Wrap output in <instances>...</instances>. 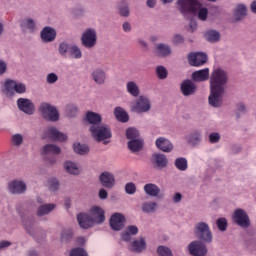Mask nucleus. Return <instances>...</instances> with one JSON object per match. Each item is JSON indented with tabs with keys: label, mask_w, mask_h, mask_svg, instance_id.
I'll return each mask as SVG.
<instances>
[{
	"label": "nucleus",
	"mask_w": 256,
	"mask_h": 256,
	"mask_svg": "<svg viewBox=\"0 0 256 256\" xmlns=\"http://www.w3.org/2000/svg\"><path fill=\"white\" fill-rule=\"evenodd\" d=\"M61 153V148L54 144H47L43 147V155H59Z\"/></svg>",
	"instance_id": "obj_30"
},
{
	"label": "nucleus",
	"mask_w": 256,
	"mask_h": 256,
	"mask_svg": "<svg viewBox=\"0 0 256 256\" xmlns=\"http://www.w3.org/2000/svg\"><path fill=\"white\" fill-rule=\"evenodd\" d=\"M7 71V63L5 61L0 60V75H3Z\"/></svg>",
	"instance_id": "obj_60"
},
{
	"label": "nucleus",
	"mask_w": 256,
	"mask_h": 256,
	"mask_svg": "<svg viewBox=\"0 0 256 256\" xmlns=\"http://www.w3.org/2000/svg\"><path fill=\"white\" fill-rule=\"evenodd\" d=\"M7 95H13L14 93H25L27 88L23 83H17L13 80H7L4 84Z\"/></svg>",
	"instance_id": "obj_10"
},
{
	"label": "nucleus",
	"mask_w": 256,
	"mask_h": 256,
	"mask_svg": "<svg viewBox=\"0 0 256 256\" xmlns=\"http://www.w3.org/2000/svg\"><path fill=\"white\" fill-rule=\"evenodd\" d=\"M90 132L92 133V137H94L98 143L101 141H105V139H111V128L106 124H100L99 126H90Z\"/></svg>",
	"instance_id": "obj_4"
},
{
	"label": "nucleus",
	"mask_w": 256,
	"mask_h": 256,
	"mask_svg": "<svg viewBox=\"0 0 256 256\" xmlns=\"http://www.w3.org/2000/svg\"><path fill=\"white\" fill-rule=\"evenodd\" d=\"M181 199H183V195L181 193H175L173 196L174 203H180Z\"/></svg>",
	"instance_id": "obj_61"
},
{
	"label": "nucleus",
	"mask_w": 256,
	"mask_h": 256,
	"mask_svg": "<svg viewBox=\"0 0 256 256\" xmlns=\"http://www.w3.org/2000/svg\"><path fill=\"white\" fill-rule=\"evenodd\" d=\"M233 220L236 222L239 227H243L244 229H247L249 227V216L243 209H237L233 214Z\"/></svg>",
	"instance_id": "obj_13"
},
{
	"label": "nucleus",
	"mask_w": 256,
	"mask_h": 256,
	"mask_svg": "<svg viewBox=\"0 0 256 256\" xmlns=\"http://www.w3.org/2000/svg\"><path fill=\"white\" fill-rule=\"evenodd\" d=\"M131 251L134 253H142L147 249V243L145 242V238H140L139 240H134L131 244Z\"/></svg>",
	"instance_id": "obj_24"
},
{
	"label": "nucleus",
	"mask_w": 256,
	"mask_h": 256,
	"mask_svg": "<svg viewBox=\"0 0 256 256\" xmlns=\"http://www.w3.org/2000/svg\"><path fill=\"white\" fill-rule=\"evenodd\" d=\"M126 231H128L131 235H137V233H139V228H137V226L131 225L127 227Z\"/></svg>",
	"instance_id": "obj_57"
},
{
	"label": "nucleus",
	"mask_w": 256,
	"mask_h": 256,
	"mask_svg": "<svg viewBox=\"0 0 256 256\" xmlns=\"http://www.w3.org/2000/svg\"><path fill=\"white\" fill-rule=\"evenodd\" d=\"M247 16V7L243 4H238L234 10L235 21H241Z\"/></svg>",
	"instance_id": "obj_25"
},
{
	"label": "nucleus",
	"mask_w": 256,
	"mask_h": 256,
	"mask_svg": "<svg viewBox=\"0 0 256 256\" xmlns=\"http://www.w3.org/2000/svg\"><path fill=\"white\" fill-rule=\"evenodd\" d=\"M178 5L181 13H197L200 21H207L209 10L207 8H201V3L198 0H178Z\"/></svg>",
	"instance_id": "obj_3"
},
{
	"label": "nucleus",
	"mask_w": 256,
	"mask_h": 256,
	"mask_svg": "<svg viewBox=\"0 0 256 256\" xmlns=\"http://www.w3.org/2000/svg\"><path fill=\"white\" fill-rule=\"evenodd\" d=\"M156 53L159 57H167V55H171V47L165 44H158L156 47Z\"/></svg>",
	"instance_id": "obj_32"
},
{
	"label": "nucleus",
	"mask_w": 256,
	"mask_h": 256,
	"mask_svg": "<svg viewBox=\"0 0 256 256\" xmlns=\"http://www.w3.org/2000/svg\"><path fill=\"white\" fill-rule=\"evenodd\" d=\"M70 57H73L74 59H81L83 57V54L81 53V49L79 47L72 45L70 47V52L68 53Z\"/></svg>",
	"instance_id": "obj_41"
},
{
	"label": "nucleus",
	"mask_w": 256,
	"mask_h": 256,
	"mask_svg": "<svg viewBox=\"0 0 256 256\" xmlns=\"http://www.w3.org/2000/svg\"><path fill=\"white\" fill-rule=\"evenodd\" d=\"M40 112L46 121L55 122L59 119V112L57 111V108L49 103H42L40 105Z\"/></svg>",
	"instance_id": "obj_7"
},
{
	"label": "nucleus",
	"mask_w": 256,
	"mask_h": 256,
	"mask_svg": "<svg viewBox=\"0 0 256 256\" xmlns=\"http://www.w3.org/2000/svg\"><path fill=\"white\" fill-rule=\"evenodd\" d=\"M156 75L158 77V79H167V69L164 66H158L156 68Z\"/></svg>",
	"instance_id": "obj_45"
},
{
	"label": "nucleus",
	"mask_w": 256,
	"mask_h": 256,
	"mask_svg": "<svg viewBox=\"0 0 256 256\" xmlns=\"http://www.w3.org/2000/svg\"><path fill=\"white\" fill-rule=\"evenodd\" d=\"M155 209H157V203L155 202H146L142 205L144 213H154Z\"/></svg>",
	"instance_id": "obj_40"
},
{
	"label": "nucleus",
	"mask_w": 256,
	"mask_h": 256,
	"mask_svg": "<svg viewBox=\"0 0 256 256\" xmlns=\"http://www.w3.org/2000/svg\"><path fill=\"white\" fill-rule=\"evenodd\" d=\"M46 81L49 85H53V83H57V81H59V76L55 73H49L46 77Z\"/></svg>",
	"instance_id": "obj_51"
},
{
	"label": "nucleus",
	"mask_w": 256,
	"mask_h": 256,
	"mask_svg": "<svg viewBox=\"0 0 256 256\" xmlns=\"http://www.w3.org/2000/svg\"><path fill=\"white\" fill-rule=\"evenodd\" d=\"M114 115L118 121H121V123H127V121H129V114H127L121 107H116L114 109Z\"/></svg>",
	"instance_id": "obj_27"
},
{
	"label": "nucleus",
	"mask_w": 256,
	"mask_h": 256,
	"mask_svg": "<svg viewBox=\"0 0 256 256\" xmlns=\"http://www.w3.org/2000/svg\"><path fill=\"white\" fill-rule=\"evenodd\" d=\"M188 61L192 67H201V65H205V63H207V54L203 52L190 53Z\"/></svg>",
	"instance_id": "obj_14"
},
{
	"label": "nucleus",
	"mask_w": 256,
	"mask_h": 256,
	"mask_svg": "<svg viewBox=\"0 0 256 256\" xmlns=\"http://www.w3.org/2000/svg\"><path fill=\"white\" fill-rule=\"evenodd\" d=\"M139 137V130L135 128H128L126 130V139H130V141H133V139H138Z\"/></svg>",
	"instance_id": "obj_43"
},
{
	"label": "nucleus",
	"mask_w": 256,
	"mask_h": 256,
	"mask_svg": "<svg viewBox=\"0 0 256 256\" xmlns=\"http://www.w3.org/2000/svg\"><path fill=\"white\" fill-rule=\"evenodd\" d=\"M11 242L9 241H1L0 242V249H5V247H10Z\"/></svg>",
	"instance_id": "obj_64"
},
{
	"label": "nucleus",
	"mask_w": 256,
	"mask_h": 256,
	"mask_svg": "<svg viewBox=\"0 0 256 256\" xmlns=\"http://www.w3.org/2000/svg\"><path fill=\"white\" fill-rule=\"evenodd\" d=\"M55 37H57V32L49 26H46L41 31V39L44 43H51V41H55Z\"/></svg>",
	"instance_id": "obj_20"
},
{
	"label": "nucleus",
	"mask_w": 256,
	"mask_h": 256,
	"mask_svg": "<svg viewBox=\"0 0 256 256\" xmlns=\"http://www.w3.org/2000/svg\"><path fill=\"white\" fill-rule=\"evenodd\" d=\"M44 139H53V141H67V135L59 132L57 128L55 127H49L45 132H44Z\"/></svg>",
	"instance_id": "obj_15"
},
{
	"label": "nucleus",
	"mask_w": 256,
	"mask_h": 256,
	"mask_svg": "<svg viewBox=\"0 0 256 256\" xmlns=\"http://www.w3.org/2000/svg\"><path fill=\"white\" fill-rule=\"evenodd\" d=\"M174 165L178 171H187L189 167L187 164V159L183 157L177 158L174 162Z\"/></svg>",
	"instance_id": "obj_36"
},
{
	"label": "nucleus",
	"mask_w": 256,
	"mask_h": 256,
	"mask_svg": "<svg viewBox=\"0 0 256 256\" xmlns=\"http://www.w3.org/2000/svg\"><path fill=\"white\" fill-rule=\"evenodd\" d=\"M99 182L105 189H113L115 187V174L105 171L99 175Z\"/></svg>",
	"instance_id": "obj_11"
},
{
	"label": "nucleus",
	"mask_w": 256,
	"mask_h": 256,
	"mask_svg": "<svg viewBox=\"0 0 256 256\" xmlns=\"http://www.w3.org/2000/svg\"><path fill=\"white\" fill-rule=\"evenodd\" d=\"M151 163L154 169H165L169 165V159L162 153H154L151 157Z\"/></svg>",
	"instance_id": "obj_12"
},
{
	"label": "nucleus",
	"mask_w": 256,
	"mask_h": 256,
	"mask_svg": "<svg viewBox=\"0 0 256 256\" xmlns=\"http://www.w3.org/2000/svg\"><path fill=\"white\" fill-rule=\"evenodd\" d=\"M55 209V204H45L38 208L37 215L38 217H43V215H49L51 211Z\"/></svg>",
	"instance_id": "obj_31"
},
{
	"label": "nucleus",
	"mask_w": 256,
	"mask_h": 256,
	"mask_svg": "<svg viewBox=\"0 0 256 256\" xmlns=\"http://www.w3.org/2000/svg\"><path fill=\"white\" fill-rule=\"evenodd\" d=\"M157 253L159 256H173V252L167 246H159Z\"/></svg>",
	"instance_id": "obj_44"
},
{
	"label": "nucleus",
	"mask_w": 256,
	"mask_h": 256,
	"mask_svg": "<svg viewBox=\"0 0 256 256\" xmlns=\"http://www.w3.org/2000/svg\"><path fill=\"white\" fill-rule=\"evenodd\" d=\"M216 225L219 231H227V219L226 218H219L216 221Z\"/></svg>",
	"instance_id": "obj_48"
},
{
	"label": "nucleus",
	"mask_w": 256,
	"mask_h": 256,
	"mask_svg": "<svg viewBox=\"0 0 256 256\" xmlns=\"http://www.w3.org/2000/svg\"><path fill=\"white\" fill-rule=\"evenodd\" d=\"M92 78L98 85H103L105 83V79H107V75L105 74V71L96 69L92 72Z\"/></svg>",
	"instance_id": "obj_26"
},
{
	"label": "nucleus",
	"mask_w": 256,
	"mask_h": 256,
	"mask_svg": "<svg viewBox=\"0 0 256 256\" xmlns=\"http://www.w3.org/2000/svg\"><path fill=\"white\" fill-rule=\"evenodd\" d=\"M23 25L30 31H33L35 29V21H33V19L28 18L24 20Z\"/></svg>",
	"instance_id": "obj_53"
},
{
	"label": "nucleus",
	"mask_w": 256,
	"mask_h": 256,
	"mask_svg": "<svg viewBox=\"0 0 256 256\" xmlns=\"http://www.w3.org/2000/svg\"><path fill=\"white\" fill-rule=\"evenodd\" d=\"M8 189L14 195H21L27 191V185L21 180H14L8 184Z\"/></svg>",
	"instance_id": "obj_18"
},
{
	"label": "nucleus",
	"mask_w": 256,
	"mask_h": 256,
	"mask_svg": "<svg viewBox=\"0 0 256 256\" xmlns=\"http://www.w3.org/2000/svg\"><path fill=\"white\" fill-rule=\"evenodd\" d=\"M184 39H183V36L177 34L174 36L173 38V43L174 45H181V43H183Z\"/></svg>",
	"instance_id": "obj_58"
},
{
	"label": "nucleus",
	"mask_w": 256,
	"mask_h": 256,
	"mask_svg": "<svg viewBox=\"0 0 256 256\" xmlns=\"http://www.w3.org/2000/svg\"><path fill=\"white\" fill-rule=\"evenodd\" d=\"M86 121L91 125V127H99L101 125L102 117L98 113L87 112Z\"/></svg>",
	"instance_id": "obj_23"
},
{
	"label": "nucleus",
	"mask_w": 256,
	"mask_h": 256,
	"mask_svg": "<svg viewBox=\"0 0 256 256\" xmlns=\"http://www.w3.org/2000/svg\"><path fill=\"white\" fill-rule=\"evenodd\" d=\"M122 240L131 241V234L127 230L122 234Z\"/></svg>",
	"instance_id": "obj_62"
},
{
	"label": "nucleus",
	"mask_w": 256,
	"mask_h": 256,
	"mask_svg": "<svg viewBox=\"0 0 256 256\" xmlns=\"http://www.w3.org/2000/svg\"><path fill=\"white\" fill-rule=\"evenodd\" d=\"M66 111L70 117H75V115H77L78 109L77 106L70 104L67 106Z\"/></svg>",
	"instance_id": "obj_52"
},
{
	"label": "nucleus",
	"mask_w": 256,
	"mask_h": 256,
	"mask_svg": "<svg viewBox=\"0 0 256 256\" xmlns=\"http://www.w3.org/2000/svg\"><path fill=\"white\" fill-rule=\"evenodd\" d=\"M99 199H107V197H109V193H107V190H105L104 188L99 190Z\"/></svg>",
	"instance_id": "obj_59"
},
{
	"label": "nucleus",
	"mask_w": 256,
	"mask_h": 256,
	"mask_svg": "<svg viewBox=\"0 0 256 256\" xmlns=\"http://www.w3.org/2000/svg\"><path fill=\"white\" fill-rule=\"evenodd\" d=\"M188 142L191 143V145H199L201 143V132L194 131L189 137Z\"/></svg>",
	"instance_id": "obj_39"
},
{
	"label": "nucleus",
	"mask_w": 256,
	"mask_h": 256,
	"mask_svg": "<svg viewBox=\"0 0 256 256\" xmlns=\"http://www.w3.org/2000/svg\"><path fill=\"white\" fill-rule=\"evenodd\" d=\"M18 109L26 113L27 115H33L35 113V104L30 99L19 98L17 100Z\"/></svg>",
	"instance_id": "obj_16"
},
{
	"label": "nucleus",
	"mask_w": 256,
	"mask_h": 256,
	"mask_svg": "<svg viewBox=\"0 0 256 256\" xmlns=\"http://www.w3.org/2000/svg\"><path fill=\"white\" fill-rule=\"evenodd\" d=\"M119 14L121 17H129V6L126 1H121L119 5Z\"/></svg>",
	"instance_id": "obj_42"
},
{
	"label": "nucleus",
	"mask_w": 256,
	"mask_h": 256,
	"mask_svg": "<svg viewBox=\"0 0 256 256\" xmlns=\"http://www.w3.org/2000/svg\"><path fill=\"white\" fill-rule=\"evenodd\" d=\"M81 41L86 49H92L94 45H97V32L91 28L86 29L82 34Z\"/></svg>",
	"instance_id": "obj_8"
},
{
	"label": "nucleus",
	"mask_w": 256,
	"mask_h": 256,
	"mask_svg": "<svg viewBox=\"0 0 256 256\" xmlns=\"http://www.w3.org/2000/svg\"><path fill=\"white\" fill-rule=\"evenodd\" d=\"M123 31H125L126 33H128L129 31H131V24H129V22H125L123 24Z\"/></svg>",
	"instance_id": "obj_63"
},
{
	"label": "nucleus",
	"mask_w": 256,
	"mask_h": 256,
	"mask_svg": "<svg viewBox=\"0 0 256 256\" xmlns=\"http://www.w3.org/2000/svg\"><path fill=\"white\" fill-rule=\"evenodd\" d=\"M70 256H88L83 248H74L70 252Z\"/></svg>",
	"instance_id": "obj_49"
},
{
	"label": "nucleus",
	"mask_w": 256,
	"mask_h": 256,
	"mask_svg": "<svg viewBox=\"0 0 256 256\" xmlns=\"http://www.w3.org/2000/svg\"><path fill=\"white\" fill-rule=\"evenodd\" d=\"M205 37L209 43H217L221 39V34L218 31L210 30L206 32Z\"/></svg>",
	"instance_id": "obj_34"
},
{
	"label": "nucleus",
	"mask_w": 256,
	"mask_h": 256,
	"mask_svg": "<svg viewBox=\"0 0 256 256\" xmlns=\"http://www.w3.org/2000/svg\"><path fill=\"white\" fill-rule=\"evenodd\" d=\"M125 191L127 195H135V193H137V186L133 182H128L125 185Z\"/></svg>",
	"instance_id": "obj_46"
},
{
	"label": "nucleus",
	"mask_w": 256,
	"mask_h": 256,
	"mask_svg": "<svg viewBox=\"0 0 256 256\" xmlns=\"http://www.w3.org/2000/svg\"><path fill=\"white\" fill-rule=\"evenodd\" d=\"M71 45L67 44L66 42H62L59 45V53L62 55H67L70 53Z\"/></svg>",
	"instance_id": "obj_47"
},
{
	"label": "nucleus",
	"mask_w": 256,
	"mask_h": 256,
	"mask_svg": "<svg viewBox=\"0 0 256 256\" xmlns=\"http://www.w3.org/2000/svg\"><path fill=\"white\" fill-rule=\"evenodd\" d=\"M73 239V230L64 229L61 233L60 240L62 243H69Z\"/></svg>",
	"instance_id": "obj_38"
},
{
	"label": "nucleus",
	"mask_w": 256,
	"mask_h": 256,
	"mask_svg": "<svg viewBox=\"0 0 256 256\" xmlns=\"http://www.w3.org/2000/svg\"><path fill=\"white\" fill-rule=\"evenodd\" d=\"M195 229L196 237L200 239V241H204V243H211L213 241V234L207 223L199 222L196 224Z\"/></svg>",
	"instance_id": "obj_5"
},
{
	"label": "nucleus",
	"mask_w": 256,
	"mask_h": 256,
	"mask_svg": "<svg viewBox=\"0 0 256 256\" xmlns=\"http://www.w3.org/2000/svg\"><path fill=\"white\" fill-rule=\"evenodd\" d=\"M110 227L113 231H121L125 227V216L121 213H114L110 218Z\"/></svg>",
	"instance_id": "obj_17"
},
{
	"label": "nucleus",
	"mask_w": 256,
	"mask_h": 256,
	"mask_svg": "<svg viewBox=\"0 0 256 256\" xmlns=\"http://www.w3.org/2000/svg\"><path fill=\"white\" fill-rule=\"evenodd\" d=\"M128 149L132 151V153H137L143 149V140L141 139H133L128 142Z\"/></svg>",
	"instance_id": "obj_28"
},
{
	"label": "nucleus",
	"mask_w": 256,
	"mask_h": 256,
	"mask_svg": "<svg viewBox=\"0 0 256 256\" xmlns=\"http://www.w3.org/2000/svg\"><path fill=\"white\" fill-rule=\"evenodd\" d=\"M144 191L147 193V195H150V197H157L159 193H161V189H159V186L149 183L144 186Z\"/></svg>",
	"instance_id": "obj_29"
},
{
	"label": "nucleus",
	"mask_w": 256,
	"mask_h": 256,
	"mask_svg": "<svg viewBox=\"0 0 256 256\" xmlns=\"http://www.w3.org/2000/svg\"><path fill=\"white\" fill-rule=\"evenodd\" d=\"M77 221L81 229H91L93 225H101L105 222V210L99 206H92L90 214L80 213L77 215Z\"/></svg>",
	"instance_id": "obj_2"
},
{
	"label": "nucleus",
	"mask_w": 256,
	"mask_h": 256,
	"mask_svg": "<svg viewBox=\"0 0 256 256\" xmlns=\"http://www.w3.org/2000/svg\"><path fill=\"white\" fill-rule=\"evenodd\" d=\"M227 81H229V76L225 70L216 68L212 71L210 76V95L208 97L211 107H221Z\"/></svg>",
	"instance_id": "obj_1"
},
{
	"label": "nucleus",
	"mask_w": 256,
	"mask_h": 256,
	"mask_svg": "<svg viewBox=\"0 0 256 256\" xmlns=\"http://www.w3.org/2000/svg\"><path fill=\"white\" fill-rule=\"evenodd\" d=\"M207 79H209V68L198 70L192 73V80L195 81V83H201L203 81H207Z\"/></svg>",
	"instance_id": "obj_22"
},
{
	"label": "nucleus",
	"mask_w": 256,
	"mask_h": 256,
	"mask_svg": "<svg viewBox=\"0 0 256 256\" xmlns=\"http://www.w3.org/2000/svg\"><path fill=\"white\" fill-rule=\"evenodd\" d=\"M188 251L192 256H206L207 246L201 241H193L188 246Z\"/></svg>",
	"instance_id": "obj_9"
},
{
	"label": "nucleus",
	"mask_w": 256,
	"mask_h": 256,
	"mask_svg": "<svg viewBox=\"0 0 256 256\" xmlns=\"http://www.w3.org/2000/svg\"><path fill=\"white\" fill-rule=\"evenodd\" d=\"M126 89L132 97H139V86L137 83L130 81L126 84Z\"/></svg>",
	"instance_id": "obj_33"
},
{
	"label": "nucleus",
	"mask_w": 256,
	"mask_h": 256,
	"mask_svg": "<svg viewBox=\"0 0 256 256\" xmlns=\"http://www.w3.org/2000/svg\"><path fill=\"white\" fill-rule=\"evenodd\" d=\"M49 183H50L49 189L51 191H57V189H59V180L58 179L52 178L49 181Z\"/></svg>",
	"instance_id": "obj_54"
},
{
	"label": "nucleus",
	"mask_w": 256,
	"mask_h": 256,
	"mask_svg": "<svg viewBox=\"0 0 256 256\" xmlns=\"http://www.w3.org/2000/svg\"><path fill=\"white\" fill-rule=\"evenodd\" d=\"M73 149L78 155H87L89 153V146L81 143L74 144Z\"/></svg>",
	"instance_id": "obj_37"
},
{
	"label": "nucleus",
	"mask_w": 256,
	"mask_h": 256,
	"mask_svg": "<svg viewBox=\"0 0 256 256\" xmlns=\"http://www.w3.org/2000/svg\"><path fill=\"white\" fill-rule=\"evenodd\" d=\"M64 168L66 169L67 173H70V175H79V167H77V164L68 161L64 164Z\"/></svg>",
	"instance_id": "obj_35"
},
{
	"label": "nucleus",
	"mask_w": 256,
	"mask_h": 256,
	"mask_svg": "<svg viewBox=\"0 0 256 256\" xmlns=\"http://www.w3.org/2000/svg\"><path fill=\"white\" fill-rule=\"evenodd\" d=\"M180 89L184 97H189L190 95H195V92L197 91V84L191 80H184Z\"/></svg>",
	"instance_id": "obj_19"
},
{
	"label": "nucleus",
	"mask_w": 256,
	"mask_h": 256,
	"mask_svg": "<svg viewBox=\"0 0 256 256\" xmlns=\"http://www.w3.org/2000/svg\"><path fill=\"white\" fill-rule=\"evenodd\" d=\"M151 110V101L149 98L140 96L134 102L131 103V111L134 113H147Z\"/></svg>",
	"instance_id": "obj_6"
},
{
	"label": "nucleus",
	"mask_w": 256,
	"mask_h": 256,
	"mask_svg": "<svg viewBox=\"0 0 256 256\" xmlns=\"http://www.w3.org/2000/svg\"><path fill=\"white\" fill-rule=\"evenodd\" d=\"M245 112H246L245 104L239 103V104L236 105V117H237V119H239L241 117L239 115L240 113H245Z\"/></svg>",
	"instance_id": "obj_55"
},
{
	"label": "nucleus",
	"mask_w": 256,
	"mask_h": 256,
	"mask_svg": "<svg viewBox=\"0 0 256 256\" xmlns=\"http://www.w3.org/2000/svg\"><path fill=\"white\" fill-rule=\"evenodd\" d=\"M12 143H13V145H16V147H19V145H22L23 144V135L14 134L12 136Z\"/></svg>",
	"instance_id": "obj_50"
},
{
	"label": "nucleus",
	"mask_w": 256,
	"mask_h": 256,
	"mask_svg": "<svg viewBox=\"0 0 256 256\" xmlns=\"http://www.w3.org/2000/svg\"><path fill=\"white\" fill-rule=\"evenodd\" d=\"M156 147L164 153H171L173 151V144L167 138L160 137L156 140Z\"/></svg>",
	"instance_id": "obj_21"
},
{
	"label": "nucleus",
	"mask_w": 256,
	"mask_h": 256,
	"mask_svg": "<svg viewBox=\"0 0 256 256\" xmlns=\"http://www.w3.org/2000/svg\"><path fill=\"white\" fill-rule=\"evenodd\" d=\"M219 139H221V136L217 132L211 133L209 135L210 143H219Z\"/></svg>",
	"instance_id": "obj_56"
}]
</instances>
